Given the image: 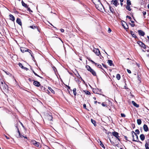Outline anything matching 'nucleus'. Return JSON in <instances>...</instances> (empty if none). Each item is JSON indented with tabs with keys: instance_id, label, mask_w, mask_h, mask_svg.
<instances>
[{
	"instance_id": "obj_3",
	"label": "nucleus",
	"mask_w": 149,
	"mask_h": 149,
	"mask_svg": "<svg viewBox=\"0 0 149 149\" xmlns=\"http://www.w3.org/2000/svg\"><path fill=\"white\" fill-rule=\"evenodd\" d=\"M99 4L96 5V8L99 10L101 11L102 8H103V6L102 4L100 3L99 1H98Z\"/></svg>"
},
{
	"instance_id": "obj_6",
	"label": "nucleus",
	"mask_w": 149,
	"mask_h": 149,
	"mask_svg": "<svg viewBox=\"0 0 149 149\" xmlns=\"http://www.w3.org/2000/svg\"><path fill=\"white\" fill-rule=\"evenodd\" d=\"M138 44L141 47H143L144 49H146V45L143 43V42L141 41H138L137 42Z\"/></svg>"
},
{
	"instance_id": "obj_54",
	"label": "nucleus",
	"mask_w": 149,
	"mask_h": 149,
	"mask_svg": "<svg viewBox=\"0 0 149 149\" xmlns=\"http://www.w3.org/2000/svg\"><path fill=\"white\" fill-rule=\"evenodd\" d=\"M135 133L134 131L132 132V136L133 137V138H134V135H133V133L134 134Z\"/></svg>"
},
{
	"instance_id": "obj_29",
	"label": "nucleus",
	"mask_w": 149,
	"mask_h": 149,
	"mask_svg": "<svg viewBox=\"0 0 149 149\" xmlns=\"http://www.w3.org/2000/svg\"><path fill=\"white\" fill-rule=\"evenodd\" d=\"M137 123L138 125H140L141 123V120L140 119H137Z\"/></svg>"
},
{
	"instance_id": "obj_20",
	"label": "nucleus",
	"mask_w": 149,
	"mask_h": 149,
	"mask_svg": "<svg viewBox=\"0 0 149 149\" xmlns=\"http://www.w3.org/2000/svg\"><path fill=\"white\" fill-rule=\"evenodd\" d=\"M132 103L133 104L135 107H139V104H137L134 101H132Z\"/></svg>"
},
{
	"instance_id": "obj_26",
	"label": "nucleus",
	"mask_w": 149,
	"mask_h": 149,
	"mask_svg": "<svg viewBox=\"0 0 149 149\" xmlns=\"http://www.w3.org/2000/svg\"><path fill=\"white\" fill-rule=\"evenodd\" d=\"M109 8L111 12H112V13L114 12V10L113 8L111 7L110 6H109Z\"/></svg>"
},
{
	"instance_id": "obj_37",
	"label": "nucleus",
	"mask_w": 149,
	"mask_h": 149,
	"mask_svg": "<svg viewBox=\"0 0 149 149\" xmlns=\"http://www.w3.org/2000/svg\"><path fill=\"white\" fill-rule=\"evenodd\" d=\"M32 71L34 73V74H35V75L38 77H40V78H42V77L40 76L39 75H38L37 74H36V73L33 70H32Z\"/></svg>"
},
{
	"instance_id": "obj_43",
	"label": "nucleus",
	"mask_w": 149,
	"mask_h": 149,
	"mask_svg": "<svg viewBox=\"0 0 149 149\" xmlns=\"http://www.w3.org/2000/svg\"><path fill=\"white\" fill-rule=\"evenodd\" d=\"M96 66H97L99 68H101L102 67V66L100 64H97V65H95Z\"/></svg>"
},
{
	"instance_id": "obj_62",
	"label": "nucleus",
	"mask_w": 149,
	"mask_h": 149,
	"mask_svg": "<svg viewBox=\"0 0 149 149\" xmlns=\"http://www.w3.org/2000/svg\"><path fill=\"white\" fill-rule=\"evenodd\" d=\"M120 5L122 6L123 5V3H122V2H120Z\"/></svg>"
},
{
	"instance_id": "obj_42",
	"label": "nucleus",
	"mask_w": 149,
	"mask_h": 149,
	"mask_svg": "<svg viewBox=\"0 0 149 149\" xmlns=\"http://www.w3.org/2000/svg\"><path fill=\"white\" fill-rule=\"evenodd\" d=\"M135 132L137 133V134H139V130L138 129L136 130H135Z\"/></svg>"
},
{
	"instance_id": "obj_21",
	"label": "nucleus",
	"mask_w": 149,
	"mask_h": 149,
	"mask_svg": "<svg viewBox=\"0 0 149 149\" xmlns=\"http://www.w3.org/2000/svg\"><path fill=\"white\" fill-rule=\"evenodd\" d=\"M22 3L23 6L25 7L26 8H28V6L27 4L24 3L23 0H22Z\"/></svg>"
},
{
	"instance_id": "obj_63",
	"label": "nucleus",
	"mask_w": 149,
	"mask_h": 149,
	"mask_svg": "<svg viewBox=\"0 0 149 149\" xmlns=\"http://www.w3.org/2000/svg\"><path fill=\"white\" fill-rule=\"evenodd\" d=\"M120 2H123L124 0H120Z\"/></svg>"
},
{
	"instance_id": "obj_31",
	"label": "nucleus",
	"mask_w": 149,
	"mask_h": 149,
	"mask_svg": "<svg viewBox=\"0 0 149 149\" xmlns=\"http://www.w3.org/2000/svg\"><path fill=\"white\" fill-rule=\"evenodd\" d=\"M30 27L31 28L33 29H35L36 28H37V29L38 30L39 32H40L39 30L37 28V27L36 26H30Z\"/></svg>"
},
{
	"instance_id": "obj_32",
	"label": "nucleus",
	"mask_w": 149,
	"mask_h": 149,
	"mask_svg": "<svg viewBox=\"0 0 149 149\" xmlns=\"http://www.w3.org/2000/svg\"><path fill=\"white\" fill-rule=\"evenodd\" d=\"M116 78L118 80L120 79V74H117L116 76Z\"/></svg>"
},
{
	"instance_id": "obj_60",
	"label": "nucleus",
	"mask_w": 149,
	"mask_h": 149,
	"mask_svg": "<svg viewBox=\"0 0 149 149\" xmlns=\"http://www.w3.org/2000/svg\"><path fill=\"white\" fill-rule=\"evenodd\" d=\"M102 105L103 106V107H104L105 106V105L104 104V103H102Z\"/></svg>"
},
{
	"instance_id": "obj_15",
	"label": "nucleus",
	"mask_w": 149,
	"mask_h": 149,
	"mask_svg": "<svg viewBox=\"0 0 149 149\" xmlns=\"http://www.w3.org/2000/svg\"><path fill=\"white\" fill-rule=\"evenodd\" d=\"M139 34L142 36H143L145 35V33L141 30H139L138 31Z\"/></svg>"
},
{
	"instance_id": "obj_59",
	"label": "nucleus",
	"mask_w": 149,
	"mask_h": 149,
	"mask_svg": "<svg viewBox=\"0 0 149 149\" xmlns=\"http://www.w3.org/2000/svg\"><path fill=\"white\" fill-rule=\"evenodd\" d=\"M124 137L126 140H128L126 136H124Z\"/></svg>"
},
{
	"instance_id": "obj_49",
	"label": "nucleus",
	"mask_w": 149,
	"mask_h": 149,
	"mask_svg": "<svg viewBox=\"0 0 149 149\" xmlns=\"http://www.w3.org/2000/svg\"><path fill=\"white\" fill-rule=\"evenodd\" d=\"M127 71L130 74L131 73V71L130 70H129L128 69H127Z\"/></svg>"
},
{
	"instance_id": "obj_23",
	"label": "nucleus",
	"mask_w": 149,
	"mask_h": 149,
	"mask_svg": "<svg viewBox=\"0 0 149 149\" xmlns=\"http://www.w3.org/2000/svg\"><path fill=\"white\" fill-rule=\"evenodd\" d=\"M130 33L133 37H134V38H136V36L135 35L133 31H130Z\"/></svg>"
},
{
	"instance_id": "obj_16",
	"label": "nucleus",
	"mask_w": 149,
	"mask_h": 149,
	"mask_svg": "<svg viewBox=\"0 0 149 149\" xmlns=\"http://www.w3.org/2000/svg\"><path fill=\"white\" fill-rule=\"evenodd\" d=\"M16 22L19 24L20 26L22 25V23L21 21V20L19 18H17V19L16 20Z\"/></svg>"
},
{
	"instance_id": "obj_12",
	"label": "nucleus",
	"mask_w": 149,
	"mask_h": 149,
	"mask_svg": "<svg viewBox=\"0 0 149 149\" xmlns=\"http://www.w3.org/2000/svg\"><path fill=\"white\" fill-rule=\"evenodd\" d=\"M148 143H149V139L147 140V141H146V143L145 144L146 149H149V147L148 146Z\"/></svg>"
},
{
	"instance_id": "obj_10",
	"label": "nucleus",
	"mask_w": 149,
	"mask_h": 149,
	"mask_svg": "<svg viewBox=\"0 0 149 149\" xmlns=\"http://www.w3.org/2000/svg\"><path fill=\"white\" fill-rule=\"evenodd\" d=\"M134 134L135 135L136 137L135 138H133V139H132V141H134L138 142V141L139 140L138 136L136 133H134Z\"/></svg>"
},
{
	"instance_id": "obj_13",
	"label": "nucleus",
	"mask_w": 149,
	"mask_h": 149,
	"mask_svg": "<svg viewBox=\"0 0 149 149\" xmlns=\"http://www.w3.org/2000/svg\"><path fill=\"white\" fill-rule=\"evenodd\" d=\"M143 128L145 132H147L148 131V128L147 125L146 124H144L143 126Z\"/></svg>"
},
{
	"instance_id": "obj_57",
	"label": "nucleus",
	"mask_w": 149,
	"mask_h": 149,
	"mask_svg": "<svg viewBox=\"0 0 149 149\" xmlns=\"http://www.w3.org/2000/svg\"><path fill=\"white\" fill-rule=\"evenodd\" d=\"M4 136L7 139H9V137H8L6 135H4Z\"/></svg>"
},
{
	"instance_id": "obj_55",
	"label": "nucleus",
	"mask_w": 149,
	"mask_h": 149,
	"mask_svg": "<svg viewBox=\"0 0 149 149\" xmlns=\"http://www.w3.org/2000/svg\"><path fill=\"white\" fill-rule=\"evenodd\" d=\"M60 31L61 32H63L64 31V30L63 29H60Z\"/></svg>"
},
{
	"instance_id": "obj_35",
	"label": "nucleus",
	"mask_w": 149,
	"mask_h": 149,
	"mask_svg": "<svg viewBox=\"0 0 149 149\" xmlns=\"http://www.w3.org/2000/svg\"><path fill=\"white\" fill-rule=\"evenodd\" d=\"M127 5L130 6L131 5V2L130 0H127Z\"/></svg>"
},
{
	"instance_id": "obj_40",
	"label": "nucleus",
	"mask_w": 149,
	"mask_h": 149,
	"mask_svg": "<svg viewBox=\"0 0 149 149\" xmlns=\"http://www.w3.org/2000/svg\"><path fill=\"white\" fill-rule=\"evenodd\" d=\"M27 8V10L29 11L30 12H33V11L31 10L30 8L28 7V8Z\"/></svg>"
},
{
	"instance_id": "obj_58",
	"label": "nucleus",
	"mask_w": 149,
	"mask_h": 149,
	"mask_svg": "<svg viewBox=\"0 0 149 149\" xmlns=\"http://www.w3.org/2000/svg\"><path fill=\"white\" fill-rule=\"evenodd\" d=\"M46 91V93H47L48 94H49L50 93V92L49 91H48V90H47V91Z\"/></svg>"
},
{
	"instance_id": "obj_48",
	"label": "nucleus",
	"mask_w": 149,
	"mask_h": 149,
	"mask_svg": "<svg viewBox=\"0 0 149 149\" xmlns=\"http://www.w3.org/2000/svg\"><path fill=\"white\" fill-rule=\"evenodd\" d=\"M126 18H128L129 19H130V20L132 19L131 17L130 16H129L128 15H127L126 16Z\"/></svg>"
},
{
	"instance_id": "obj_25",
	"label": "nucleus",
	"mask_w": 149,
	"mask_h": 149,
	"mask_svg": "<svg viewBox=\"0 0 149 149\" xmlns=\"http://www.w3.org/2000/svg\"><path fill=\"white\" fill-rule=\"evenodd\" d=\"M40 86V90L43 91L45 90V88L44 87L42 86Z\"/></svg>"
},
{
	"instance_id": "obj_45",
	"label": "nucleus",
	"mask_w": 149,
	"mask_h": 149,
	"mask_svg": "<svg viewBox=\"0 0 149 149\" xmlns=\"http://www.w3.org/2000/svg\"><path fill=\"white\" fill-rule=\"evenodd\" d=\"M102 65H103V66L105 68H107V65H105V64H104L103 63H102Z\"/></svg>"
},
{
	"instance_id": "obj_17",
	"label": "nucleus",
	"mask_w": 149,
	"mask_h": 149,
	"mask_svg": "<svg viewBox=\"0 0 149 149\" xmlns=\"http://www.w3.org/2000/svg\"><path fill=\"white\" fill-rule=\"evenodd\" d=\"M140 137L142 141H143L145 139V136L143 134L140 135Z\"/></svg>"
},
{
	"instance_id": "obj_41",
	"label": "nucleus",
	"mask_w": 149,
	"mask_h": 149,
	"mask_svg": "<svg viewBox=\"0 0 149 149\" xmlns=\"http://www.w3.org/2000/svg\"><path fill=\"white\" fill-rule=\"evenodd\" d=\"M123 26L124 27V28L125 29H128V26L127 25V26H126L124 25V24H122Z\"/></svg>"
},
{
	"instance_id": "obj_24",
	"label": "nucleus",
	"mask_w": 149,
	"mask_h": 149,
	"mask_svg": "<svg viewBox=\"0 0 149 149\" xmlns=\"http://www.w3.org/2000/svg\"><path fill=\"white\" fill-rule=\"evenodd\" d=\"M92 123L94 125V126H95L96 125V122L95 120H93L92 119L91 120Z\"/></svg>"
},
{
	"instance_id": "obj_46",
	"label": "nucleus",
	"mask_w": 149,
	"mask_h": 149,
	"mask_svg": "<svg viewBox=\"0 0 149 149\" xmlns=\"http://www.w3.org/2000/svg\"><path fill=\"white\" fill-rule=\"evenodd\" d=\"M90 61L92 63H93L95 64V65H96L97 64V63H95L92 60H91Z\"/></svg>"
},
{
	"instance_id": "obj_1",
	"label": "nucleus",
	"mask_w": 149,
	"mask_h": 149,
	"mask_svg": "<svg viewBox=\"0 0 149 149\" xmlns=\"http://www.w3.org/2000/svg\"><path fill=\"white\" fill-rule=\"evenodd\" d=\"M3 81H0V87L2 91L6 92L8 91V87L7 85L3 83Z\"/></svg>"
},
{
	"instance_id": "obj_18",
	"label": "nucleus",
	"mask_w": 149,
	"mask_h": 149,
	"mask_svg": "<svg viewBox=\"0 0 149 149\" xmlns=\"http://www.w3.org/2000/svg\"><path fill=\"white\" fill-rule=\"evenodd\" d=\"M90 72L94 76L96 75V73L95 71L92 69L90 71Z\"/></svg>"
},
{
	"instance_id": "obj_30",
	"label": "nucleus",
	"mask_w": 149,
	"mask_h": 149,
	"mask_svg": "<svg viewBox=\"0 0 149 149\" xmlns=\"http://www.w3.org/2000/svg\"><path fill=\"white\" fill-rule=\"evenodd\" d=\"M126 8L129 11H131V9L130 8V6L127 5L126 7Z\"/></svg>"
},
{
	"instance_id": "obj_50",
	"label": "nucleus",
	"mask_w": 149,
	"mask_h": 149,
	"mask_svg": "<svg viewBox=\"0 0 149 149\" xmlns=\"http://www.w3.org/2000/svg\"><path fill=\"white\" fill-rule=\"evenodd\" d=\"M142 13H143V16L145 15L146 14V11H143L142 12Z\"/></svg>"
},
{
	"instance_id": "obj_27",
	"label": "nucleus",
	"mask_w": 149,
	"mask_h": 149,
	"mask_svg": "<svg viewBox=\"0 0 149 149\" xmlns=\"http://www.w3.org/2000/svg\"><path fill=\"white\" fill-rule=\"evenodd\" d=\"M75 75H76L77 77L81 79V80H82V78L80 77L79 74L77 72V73L75 74Z\"/></svg>"
},
{
	"instance_id": "obj_8",
	"label": "nucleus",
	"mask_w": 149,
	"mask_h": 149,
	"mask_svg": "<svg viewBox=\"0 0 149 149\" xmlns=\"http://www.w3.org/2000/svg\"><path fill=\"white\" fill-rule=\"evenodd\" d=\"M111 2L116 7L119 5L117 0H112Z\"/></svg>"
},
{
	"instance_id": "obj_36",
	"label": "nucleus",
	"mask_w": 149,
	"mask_h": 149,
	"mask_svg": "<svg viewBox=\"0 0 149 149\" xmlns=\"http://www.w3.org/2000/svg\"><path fill=\"white\" fill-rule=\"evenodd\" d=\"M84 92L87 95H90V93L88 91H84Z\"/></svg>"
},
{
	"instance_id": "obj_44",
	"label": "nucleus",
	"mask_w": 149,
	"mask_h": 149,
	"mask_svg": "<svg viewBox=\"0 0 149 149\" xmlns=\"http://www.w3.org/2000/svg\"><path fill=\"white\" fill-rule=\"evenodd\" d=\"M121 116L123 117H124L125 116V114L124 113H122L121 114Z\"/></svg>"
},
{
	"instance_id": "obj_28",
	"label": "nucleus",
	"mask_w": 149,
	"mask_h": 149,
	"mask_svg": "<svg viewBox=\"0 0 149 149\" xmlns=\"http://www.w3.org/2000/svg\"><path fill=\"white\" fill-rule=\"evenodd\" d=\"M86 68L90 72V71L92 69L91 68L90 66L88 65H86Z\"/></svg>"
},
{
	"instance_id": "obj_61",
	"label": "nucleus",
	"mask_w": 149,
	"mask_h": 149,
	"mask_svg": "<svg viewBox=\"0 0 149 149\" xmlns=\"http://www.w3.org/2000/svg\"><path fill=\"white\" fill-rule=\"evenodd\" d=\"M23 69H25V70H28V68H24H24Z\"/></svg>"
},
{
	"instance_id": "obj_47",
	"label": "nucleus",
	"mask_w": 149,
	"mask_h": 149,
	"mask_svg": "<svg viewBox=\"0 0 149 149\" xmlns=\"http://www.w3.org/2000/svg\"><path fill=\"white\" fill-rule=\"evenodd\" d=\"M90 61L92 63H93L95 64V65H96L97 64V63H95L92 60H91Z\"/></svg>"
},
{
	"instance_id": "obj_19",
	"label": "nucleus",
	"mask_w": 149,
	"mask_h": 149,
	"mask_svg": "<svg viewBox=\"0 0 149 149\" xmlns=\"http://www.w3.org/2000/svg\"><path fill=\"white\" fill-rule=\"evenodd\" d=\"M9 17L10 18V19L12 20V21H14L15 19V18L14 17L13 15L11 14H10L9 15Z\"/></svg>"
},
{
	"instance_id": "obj_14",
	"label": "nucleus",
	"mask_w": 149,
	"mask_h": 149,
	"mask_svg": "<svg viewBox=\"0 0 149 149\" xmlns=\"http://www.w3.org/2000/svg\"><path fill=\"white\" fill-rule=\"evenodd\" d=\"M17 128V132L18 133V135H17V137H21V138H22V137H23V136L21 135L20 134V132L19 130V128L18 127H16Z\"/></svg>"
},
{
	"instance_id": "obj_2",
	"label": "nucleus",
	"mask_w": 149,
	"mask_h": 149,
	"mask_svg": "<svg viewBox=\"0 0 149 149\" xmlns=\"http://www.w3.org/2000/svg\"><path fill=\"white\" fill-rule=\"evenodd\" d=\"M20 50L22 53H24L25 52H28L31 54V56H32V54L31 53V51L29 49L23 47H20Z\"/></svg>"
},
{
	"instance_id": "obj_64",
	"label": "nucleus",
	"mask_w": 149,
	"mask_h": 149,
	"mask_svg": "<svg viewBox=\"0 0 149 149\" xmlns=\"http://www.w3.org/2000/svg\"><path fill=\"white\" fill-rule=\"evenodd\" d=\"M148 8L149 9V4H148L147 6Z\"/></svg>"
},
{
	"instance_id": "obj_33",
	"label": "nucleus",
	"mask_w": 149,
	"mask_h": 149,
	"mask_svg": "<svg viewBox=\"0 0 149 149\" xmlns=\"http://www.w3.org/2000/svg\"><path fill=\"white\" fill-rule=\"evenodd\" d=\"M73 93L74 95H76L77 93H76V88H74L73 90Z\"/></svg>"
},
{
	"instance_id": "obj_34",
	"label": "nucleus",
	"mask_w": 149,
	"mask_h": 149,
	"mask_svg": "<svg viewBox=\"0 0 149 149\" xmlns=\"http://www.w3.org/2000/svg\"><path fill=\"white\" fill-rule=\"evenodd\" d=\"M48 89L50 91H51L52 93L53 94L55 93L54 91L51 87H48Z\"/></svg>"
},
{
	"instance_id": "obj_51",
	"label": "nucleus",
	"mask_w": 149,
	"mask_h": 149,
	"mask_svg": "<svg viewBox=\"0 0 149 149\" xmlns=\"http://www.w3.org/2000/svg\"><path fill=\"white\" fill-rule=\"evenodd\" d=\"M83 107L85 109H86V105L85 104H83Z\"/></svg>"
},
{
	"instance_id": "obj_39",
	"label": "nucleus",
	"mask_w": 149,
	"mask_h": 149,
	"mask_svg": "<svg viewBox=\"0 0 149 149\" xmlns=\"http://www.w3.org/2000/svg\"><path fill=\"white\" fill-rule=\"evenodd\" d=\"M100 145L101 146L102 148H105V147L104 146V145L102 144V143L101 141H100Z\"/></svg>"
},
{
	"instance_id": "obj_22",
	"label": "nucleus",
	"mask_w": 149,
	"mask_h": 149,
	"mask_svg": "<svg viewBox=\"0 0 149 149\" xmlns=\"http://www.w3.org/2000/svg\"><path fill=\"white\" fill-rule=\"evenodd\" d=\"M107 63H108L109 65L110 66H111L113 65L112 61L111 60H108Z\"/></svg>"
},
{
	"instance_id": "obj_56",
	"label": "nucleus",
	"mask_w": 149,
	"mask_h": 149,
	"mask_svg": "<svg viewBox=\"0 0 149 149\" xmlns=\"http://www.w3.org/2000/svg\"><path fill=\"white\" fill-rule=\"evenodd\" d=\"M130 25H131V26L132 27H133L134 26V23H132V24H131V23H130Z\"/></svg>"
},
{
	"instance_id": "obj_53",
	"label": "nucleus",
	"mask_w": 149,
	"mask_h": 149,
	"mask_svg": "<svg viewBox=\"0 0 149 149\" xmlns=\"http://www.w3.org/2000/svg\"><path fill=\"white\" fill-rule=\"evenodd\" d=\"M53 70L55 72H56V69L55 67H53Z\"/></svg>"
},
{
	"instance_id": "obj_7",
	"label": "nucleus",
	"mask_w": 149,
	"mask_h": 149,
	"mask_svg": "<svg viewBox=\"0 0 149 149\" xmlns=\"http://www.w3.org/2000/svg\"><path fill=\"white\" fill-rule=\"evenodd\" d=\"M93 51L95 54L97 56H99L100 54V51L99 49H97L94 48L93 50Z\"/></svg>"
},
{
	"instance_id": "obj_4",
	"label": "nucleus",
	"mask_w": 149,
	"mask_h": 149,
	"mask_svg": "<svg viewBox=\"0 0 149 149\" xmlns=\"http://www.w3.org/2000/svg\"><path fill=\"white\" fill-rule=\"evenodd\" d=\"M112 134L113 136H115L116 138L119 141H120V139L119 138L120 136L118 135V133L117 132L114 131L112 133Z\"/></svg>"
},
{
	"instance_id": "obj_52",
	"label": "nucleus",
	"mask_w": 149,
	"mask_h": 149,
	"mask_svg": "<svg viewBox=\"0 0 149 149\" xmlns=\"http://www.w3.org/2000/svg\"><path fill=\"white\" fill-rule=\"evenodd\" d=\"M111 31V29L109 28L108 30V32L109 33H110Z\"/></svg>"
},
{
	"instance_id": "obj_38",
	"label": "nucleus",
	"mask_w": 149,
	"mask_h": 149,
	"mask_svg": "<svg viewBox=\"0 0 149 149\" xmlns=\"http://www.w3.org/2000/svg\"><path fill=\"white\" fill-rule=\"evenodd\" d=\"M18 65H19V67L21 68H22L23 69L24 68V67L22 65L21 63H18Z\"/></svg>"
},
{
	"instance_id": "obj_5",
	"label": "nucleus",
	"mask_w": 149,
	"mask_h": 149,
	"mask_svg": "<svg viewBox=\"0 0 149 149\" xmlns=\"http://www.w3.org/2000/svg\"><path fill=\"white\" fill-rule=\"evenodd\" d=\"M31 143L36 147H39L40 143L34 140H33L31 141Z\"/></svg>"
},
{
	"instance_id": "obj_9",
	"label": "nucleus",
	"mask_w": 149,
	"mask_h": 149,
	"mask_svg": "<svg viewBox=\"0 0 149 149\" xmlns=\"http://www.w3.org/2000/svg\"><path fill=\"white\" fill-rule=\"evenodd\" d=\"M46 118L49 120H52V116L51 114H47L46 115Z\"/></svg>"
},
{
	"instance_id": "obj_11",
	"label": "nucleus",
	"mask_w": 149,
	"mask_h": 149,
	"mask_svg": "<svg viewBox=\"0 0 149 149\" xmlns=\"http://www.w3.org/2000/svg\"><path fill=\"white\" fill-rule=\"evenodd\" d=\"M33 84L36 86L38 87L40 86V83L37 81H34L33 82Z\"/></svg>"
}]
</instances>
